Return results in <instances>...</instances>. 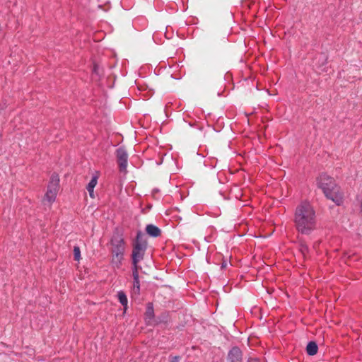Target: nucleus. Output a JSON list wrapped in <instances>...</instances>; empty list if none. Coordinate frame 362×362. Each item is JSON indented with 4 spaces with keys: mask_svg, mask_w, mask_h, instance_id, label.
<instances>
[{
    "mask_svg": "<svg viewBox=\"0 0 362 362\" xmlns=\"http://www.w3.org/2000/svg\"><path fill=\"white\" fill-rule=\"evenodd\" d=\"M294 223L296 229L302 234H309L315 228V212L308 202L300 203L296 209Z\"/></svg>",
    "mask_w": 362,
    "mask_h": 362,
    "instance_id": "nucleus-1",
    "label": "nucleus"
},
{
    "mask_svg": "<svg viewBox=\"0 0 362 362\" xmlns=\"http://www.w3.org/2000/svg\"><path fill=\"white\" fill-rule=\"evenodd\" d=\"M139 267L137 264H134V268H133L134 281H139Z\"/></svg>",
    "mask_w": 362,
    "mask_h": 362,
    "instance_id": "nucleus-15",
    "label": "nucleus"
},
{
    "mask_svg": "<svg viewBox=\"0 0 362 362\" xmlns=\"http://www.w3.org/2000/svg\"><path fill=\"white\" fill-rule=\"evenodd\" d=\"M74 256L75 260H76V261H79L80 260V259H81V250H80L79 247L75 246L74 247Z\"/></svg>",
    "mask_w": 362,
    "mask_h": 362,
    "instance_id": "nucleus-14",
    "label": "nucleus"
},
{
    "mask_svg": "<svg viewBox=\"0 0 362 362\" xmlns=\"http://www.w3.org/2000/svg\"><path fill=\"white\" fill-rule=\"evenodd\" d=\"M154 312L151 303H148L145 313V319L148 324H151L153 321Z\"/></svg>",
    "mask_w": 362,
    "mask_h": 362,
    "instance_id": "nucleus-10",
    "label": "nucleus"
},
{
    "mask_svg": "<svg viewBox=\"0 0 362 362\" xmlns=\"http://www.w3.org/2000/svg\"><path fill=\"white\" fill-rule=\"evenodd\" d=\"M111 253H124L125 250L124 239L121 234L116 233L111 239Z\"/></svg>",
    "mask_w": 362,
    "mask_h": 362,
    "instance_id": "nucleus-5",
    "label": "nucleus"
},
{
    "mask_svg": "<svg viewBox=\"0 0 362 362\" xmlns=\"http://www.w3.org/2000/svg\"><path fill=\"white\" fill-rule=\"evenodd\" d=\"M146 233L153 237H158L160 234V229L154 225L149 224L146 228Z\"/></svg>",
    "mask_w": 362,
    "mask_h": 362,
    "instance_id": "nucleus-11",
    "label": "nucleus"
},
{
    "mask_svg": "<svg viewBox=\"0 0 362 362\" xmlns=\"http://www.w3.org/2000/svg\"><path fill=\"white\" fill-rule=\"evenodd\" d=\"M140 234L137 235V239L134 245V249L132 251V262L133 264H137L138 262L143 259L144 251L146 249V244L139 241Z\"/></svg>",
    "mask_w": 362,
    "mask_h": 362,
    "instance_id": "nucleus-4",
    "label": "nucleus"
},
{
    "mask_svg": "<svg viewBox=\"0 0 362 362\" xmlns=\"http://www.w3.org/2000/svg\"><path fill=\"white\" fill-rule=\"evenodd\" d=\"M317 185L320 188L325 197L335 203L340 205L343 202V192L336 184L334 180L329 175L322 173L316 180Z\"/></svg>",
    "mask_w": 362,
    "mask_h": 362,
    "instance_id": "nucleus-2",
    "label": "nucleus"
},
{
    "mask_svg": "<svg viewBox=\"0 0 362 362\" xmlns=\"http://www.w3.org/2000/svg\"><path fill=\"white\" fill-rule=\"evenodd\" d=\"M227 267V263L226 262H223L221 265V268L224 269Z\"/></svg>",
    "mask_w": 362,
    "mask_h": 362,
    "instance_id": "nucleus-19",
    "label": "nucleus"
},
{
    "mask_svg": "<svg viewBox=\"0 0 362 362\" xmlns=\"http://www.w3.org/2000/svg\"><path fill=\"white\" fill-rule=\"evenodd\" d=\"M308 247L305 245L301 244L300 251L303 256H305L306 252H308Z\"/></svg>",
    "mask_w": 362,
    "mask_h": 362,
    "instance_id": "nucleus-17",
    "label": "nucleus"
},
{
    "mask_svg": "<svg viewBox=\"0 0 362 362\" xmlns=\"http://www.w3.org/2000/svg\"><path fill=\"white\" fill-rule=\"evenodd\" d=\"M112 260L111 263L115 267H119L124 258V253H111Z\"/></svg>",
    "mask_w": 362,
    "mask_h": 362,
    "instance_id": "nucleus-8",
    "label": "nucleus"
},
{
    "mask_svg": "<svg viewBox=\"0 0 362 362\" xmlns=\"http://www.w3.org/2000/svg\"><path fill=\"white\" fill-rule=\"evenodd\" d=\"M59 187V177L57 174H53L47 186L43 202L51 206L55 201Z\"/></svg>",
    "mask_w": 362,
    "mask_h": 362,
    "instance_id": "nucleus-3",
    "label": "nucleus"
},
{
    "mask_svg": "<svg viewBox=\"0 0 362 362\" xmlns=\"http://www.w3.org/2000/svg\"><path fill=\"white\" fill-rule=\"evenodd\" d=\"M98 182V176L95 175L92 177L91 180L89 182V183L87 185V190L89 193V195L91 198H95L94 194V187L96 186Z\"/></svg>",
    "mask_w": 362,
    "mask_h": 362,
    "instance_id": "nucleus-9",
    "label": "nucleus"
},
{
    "mask_svg": "<svg viewBox=\"0 0 362 362\" xmlns=\"http://www.w3.org/2000/svg\"><path fill=\"white\" fill-rule=\"evenodd\" d=\"M98 71V68L96 66H94V71L96 72Z\"/></svg>",
    "mask_w": 362,
    "mask_h": 362,
    "instance_id": "nucleus-20",
    "label": "nucleus"
},
{
    "mask_svg": "<svg viewBox=\"0 0 362 362\" xmlns=\"http://www.w3.org/2000/svg\"><path fill=\"white\" fill-rule=\"evenodd\" d=\"M117 296L119 302L124 307V310H126L127 308L128 300L125 293L123 291H119Z\"/></svg>",
    "mask_w": 362,
    "mask_h": 362,
    "instance_id": "nucleus-13",
    "label": "nucleus"
},
{
    "mask_svg": "<svg viewBox=\"0 0 362 362\" xmlns=\"http://www.w3.org/2000/svg\"><path fill=\"white\" fill-rule=\"evenodd\" d=\"M228 362H241V351L237 348H233L228 353Z\"/></svg>",
    "mask_w": 362,
    "mask_h": 362,
    "instance_id": "nucleus-7",
    "label": "nucleus"
},
{
    "mask_svg": "<svg viewBox=\"0 0 362 362\" xmlns=\"http://www.w3.org/2000/svg\"><path fill=\"white\" fill-rule=\"evenodd\" d=\"M318 346L315 341H310L306 346V352L310 356H314L317 353Z\"/></svg>",
    "mask_w": 362,
    "mask_h": 362,
    "instance_id": "nucleus-12",
    "label": "nucleus"
},
{
    "mask_svg": "<svg viewBox=\"0 0 362 362\" xmlns=\"http://www.w3.org/2000/svg\"><path fill=\"white\" fill-rule=\"evenodd\" d=\"M140 291V284L139 281H134L133 286V293L136 295H138Z\"/></svg>",
    "mask_w": 362,
    "mask_h": 362,
    "instance_id": "nucleus-16",
    "label": "nucleus"
},
{
    "mask_svg": "<svg viewBox=\"0 0 362 362\" xmlns=\"http://www.w3.org/2000/svg\"><path fill=\"white\" fill-rule=\"evenodd\" d=\"M170 362H179V357L177 356H175V357H173Z\"/></svg>",
    "mask_w": 362,
    "mask_h": 362,
    "instance_id": "nucleus-18",
    "label": "nucleus"
},
{
    "mask_svg": "<svg viewBox=\"0 0 362 362\" xmlns=\"http://www.w3.org/2000/svg\"><path fill=\"white\" fill-rule=\"evenodd\" d=\"M117 161L121 171L126 173L127 166V153L123 148L117 151Z\"/></svg>",
    "mask_w": 362,
    "mask_h": 362,
    "instance_id": "nucleus-6",
    "label": "nucleus"
}]
</instances>
